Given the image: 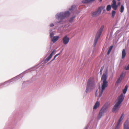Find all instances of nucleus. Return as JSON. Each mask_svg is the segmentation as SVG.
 Masks as SVG:
<instances>
[{
  "mask_svg": "<svg viewBox=\"0 0 129 129\" xmlns=\"http://www.w3.org/2000/svg\"><path fill=\"white\" fill-rule=\"evenodd\" d=\"M75 7V6H72L69 9V11H66L57 13L55 15V18L56 19L59 20L56 21L55 23H61L62 24L65 23L66 20H64V19L70 16V12L73 10Z\"/></svg>",
  "mask_w": 129,
  "mask_h": 129,
  "instance_id": "f257e3e1",
  "label": "nucleus"
},
{
  "mask_svg": "<svg viewBox=\"0 0 129 129\" xmlns=\"http://www.w3.org/2000/svg\"><path fill=\"white\" fill-rule=\"evenodd\" d=\"M107 71L106 70L105 72L104 73L101 78V83L102 85V88H99L96 91L95 95L96 96L99 95V97H101L103 91L105 88L108 86V82L107 81Z\"/></svg>",
  "mask_w": 129,
  "mask_h": 129,
  "instance_id": "f03ea898",
  "label": "nucleus"
},
{
  "mask_svg": "<svg viewBox=\"0 0 129 129\" xmlns=\"http://www.w3.org/2000/svg\"><path fill=\"white\" fill-rule=\"evenodd\" d=\"M94 82L93 78H90L88 80L86 90V92L87 93L89 92L94 86Z\"/></svg>",
  "mask_w": 129,
  "mask_h": 129,
  "instance_id": "7ed1b4c3",
  "label": "nucleus"
},
{
  "mask_svg": "<svg viewBox=\"0 0 129 129\" xmlns=\"http://www.w3.org/2000/svg\"><path fill=\"white\" fill-rule=\"evenodd\" d=\"M104 26L103 25H102L101 28H100V29L98 31L96 34V35L95 38L94 40V46H95L96 43L98 41V39L100 38V36L101 34V33L103 31V28Z\"/></svg>",
  "mask_w": 129,
  "mask_h": 129,
  "instance_id": "20e7f679",
  "label": "nucleus"
},
{
  "mask_svg": "<svg viewBox=\"0 0 129 129\" xmlns=\"http://www.w3.org/2000/svg\"><path fill=\"white\" fill-rule=\"evenodd\" d=\"M120 104L117 102L114 105L112 109V112L114 113H116L118 110Z\"/></svg>",
  "mask_w": 129,
  "mask_h": 129,
  "instance_id": "39448f33",
  "label": "nucleus"
},
{
  "mask_svg": "<svg viewBox=\"0 0 129 129\" xmlns=\"http://www.w3.org/2000/svg\"><path fill=\"white\" fill-rule=\"evenodd\" d=\"M62 41L64 45H67L68 44L69 42L70 38L67 36H66L63 38Z\"/></svg>",
  "mask_w": 129,
  "mask_h": 129,
  "instance_id": "423d86ee",
  "label": "nucleus"
},
{
  "mask_svg": "<svg viewBox=\"0 0 129 129\" xmlns=\"http://www.w3.org/2000/svg\"><path fill=\"white\" fill-rule=\"evenodd\" d=\"M124 97L125 95L123 93H121L119 96L118 100L116 101V102L120 104L121 102L123 101Z\"/></svg>",
  "mask_w": 129,
  "mask_h": 129,
  "instance_id": "0eeeda50",
  "label": "nucleus"
},
{
  "mask_svg": "<svg viewBox=\"0 0 129 129\" xmlns=\"http://www.w3.org/2000/svg\"><path fill=\"white\" fill-rule=\"evenodd\" d=\"M124 117V114H122L121 115L120 118L118 120L117 123L116 125H119L121 126L122 125V123L121 121L123 120Z\"/></svg>",
  "mask_w": 129,
  "mask_h": 129,
  "instance_id": "6e6552de",
  "label": "nucleus"
},
{
  "mask_svg": "<svg viewBox=\"0 0 129 129\" xmlns=\"http://www.w3.org/2000/svg\"><path fill=\"white\" fill-rule=\"evenodd\" d=\"M109 106V104L108 103H106L103 106L101 110L106 112L107 111Z\"/></svg>",
  "mask_w": 129,
  "mask_h": 129,
  "instance_id": "1a4fd4ad",
  "label": "nucleus"
},
{
  "mask_svg": "<svg viewBox=\"0 0 129 129\" xmlns=\"http://www.w3.org/2000/svg\"><path fill=\"white\" fill-rule=\"evenodd\" d=\"M112 4L111 5L112 7L115 10H116L118 7V5H116V2L115 0H113L112 1Z\"/></svg>",
  "mask_w": 129,
  "mask_h": 129,
  "instance_id": "9d476101",
  "label": "nucleus"
},
{
  "mask_svg": "<svg viewBox=\"0 0 129 129\" xmlns=\"http://www.w3.org/2000/svg\"><path fill=\"white\" fill-rule=\"evenodd\" d=\"M123 129H129V120H127L125 122Z\"/></svg>",
  "mask_w": 129,
  "mask_h": 129,
  "instance_id": "9b49d317",
  "label": "nucleus"
},
{
  "mask_svg": "<svg viewBox=\"0 0 129 129\" xmlns=\"http://www.w3.org/2000/svg\"><path fill=\"white\" fill-rule=\"evenodd\" d=\"M105 112L100 110L99 112V114L97 117V118L98 119H100L103 116L105 113Z\"/></svg>",
  "mask_w": 129,
  "mask_h": 129,
  "instance_id": "f8f14e48",
  "label": "nucleus"
},
{
  "mask_svg": "<svg viewBox=\"0 0 129 129\" xmlns=\"http://www.w3.org/2000/svg\"><path fill=\"white\" fill-rule=\"evenodd\" d=\"M55 52V50L53 51L50 54L49 56L45 60V63L47 62L51 59L52 56L53 55Z\"/></svg>",
  "mask_w": 129,
  "mask_h": 129,
  "instance_id": "ddd939ff",
  "label": "nucleus"
},
{
  "mask_svg": "<svg viewBox=\"0 0 129 129\" xmlns=\"http://www.w3.org/2000/svg\"><path fill=\"white\" fill-rule=\"evenodd\" d=\"M59 38L58 36H54L51 38V41L53 43L56 42Z\"/></svg>",
  "mask_w": 129,
  "mask_h": 129,
  "instance_id": "4468645a",
  "label": "nucleus"
},
{
  "mask_svg": "<svg viewBox=\"0 0 129 129\" xmlns=\"http://www.w3.org/2000/svg\"><path fill=\"white\" fill-rule=\"evenodd\" d=\"M105 6H102L100 7L99 8L98 10L96 11V12L99 15L101 14L102 10L103 9H105Z\"/></svg>",
  "mask_w": 129,
  "mask_h": 129,
  "instance_id": "2eb2a0df",
  "label": "nucleus"
},
{
  "mask_svg": "<svg viewBox=\"0 0 129 129\" xmlns=\"http://www.w3.org/2000/svg\"><path fill=\"white\" fill-rule=\"evenodd\" d=\"M100 106V102L98 101H97L95 103L93 106V109L94 110H96L99 108Z\"/></svg>",
  "mask_w": 129,
  "mask_h": 129,
  "instance_id": "dca6fc26",
  "label": "nucleus"
},
{
  "mask_svg": "<svg viewBox=\"0 0 129 129\" xmlns=\"http://www.w3.org/2000/svg\"><path fill=\"white\" fill-rule=\"evenodd\" d=\"M91 15L93 17H95L98 15L96 11H93L91 12Z\"/></svg>",
  "mask_w": 129,
  "mask_h": 129,
  "instance_id": "f3484780",
  "label": "nucleus"
},
{
  "mask_svg": "<svg viewBox=\"0 0 129 129\" xmlns=\"http://www.w3.org/2000/svg\"><path fill=\"white\" fill-rule=\"evenodd\" d=\"M126 55V53L125 50L124 49L122 50V58L123 59L125 58Z\"/></svg>",
  "mask_w": 129,
  "mask_h": 129,
  "instance_id": "a211bd4d",
  "label": "nucleus"
},
{
  "mask_svg": "<svg viewBox=\"0 0 129 129\" xmlns=\"http://www.w3.org/2000/svg\"><path fill=\"white\" fill-rule=\"evenodd\" d=\"M122 75H121L120 77L118 79V80L116 83V85H118V83L120 82H121L122 79Z\"/></svg>",
  "mask_w": 129,
  "mask_h": 129,
  "instance_id": "6ab92c4d",
  "label": "nucleus"
},
{
  "mask_svg": "<svg viewBox=\"0 0 129 129\" xmlns=\"http://www.w3.org/2000/svg\"><path fill=\"white\" fill-rule=\"evenodd\" d=\"M128 87L126 85L124 89L123 90V94H124L126 92L127 90V89Z\"/></svg>",
  "mask_w": 129,
  "mask_h": 129,
  "instance_id": "aec40b11",
  "label": "nucleus"
},
{
  "mask_svg": "<svg viewBox=\"0 0 129 129\" xmlns=\"http://www.w3.org/2000/svg\"><path fill=\"white\" fill-rule=\"evenodd\" d=\"M76 17V16H73L72 17H71L69 20V21L70 22H72L73 21V20H74V18Z\"/></svg>",
  "mask_w": 129,
  "mask_h": 129,
  "instance_id": "412c9836",
  "label": "nucleus"
},
{
  "mask_svg": "<svg viewBox=\"0 0 129 129\" xmlns=\"http://www.w3.org/2000/svg\"><path fill=\"white\" fill-rule=\"evenodd\" d=\"M52 30H51L50 31V38L53 37L54 34L53 32L52 31Z\"/></svg>",
  "mask_w": 129,
  "mask_h": 129,
  "instance_id": "4be33fe9",
  "label": "nucleus"
},
{
  "mask_svg": "<svg viewBox=\"0 0 129 129\" xmlns=\"http://www.w3.org/2000/svg\"><path fill=\"white\" fill-rule=\"evenodd\" d=\"M111 8V6L110 5H108L107 7L106 8L107 10L108 11H109L110 10Z\"/></svg>",
  "mask_w": 129,
  "mask_h": 129,
  "instance_id": "5701e85b",
  "label": "nucleus"
},
{
  "mask_svg": "<svg viewBox=\"0 0 129 129\" xmlns=\"http://www.w3.org/2000/svg\"><path fill=\"white\" fill-rule=\"evenodd\" d=\"M124 7L122 5H121L120 8V12L121 13H122L124 11Z\"/></svg>",
  "mask_w": 129,
  "mask_h": 129,
  "instance_id": "b1692460",
  "label": "nucleus"
},
{
  "mask_svg": "<svg viewBox=\"0 0 129 129\" xmlns=\"http://www.w3.org/2000/svg\"><path fill=\"white\" fill-rule=\"evenodd\" d=\"M113 46H111L110 47L107 53L108 54H109L110 53L112 49L113 48Z\"/></svg>",
  "mask_w": 129,
  "mask_h": 129,
  "instance_id": "393cba45",
  "label": "nucleus"
},
{
  "mask_svg": "<svg viewBox=\"0 0 129 129\" xmlns=\"http://www.w3.org/2000/svg\"><path fill=\"white\" fill-rule=\"evenodd\" d=\"M116 12L114 11H113L112 13V16L113 17H114L115 16Z\"/></svg>",
  "mask_w": 129,
  "mask_h": 129,
  "instance_id": "a878e982",
  "label": "nucleus"
},
{
  "mask_svg": "<svg viewBox=\"0 0 129 129\" xmlns=\"http://www.w3.org/2000/svg\"><path fill=\"white\" fill-rule=\"evenodd\" d=\"M121 126L116 125L115 129H119Z\"/></svg>",
  "mask_w": 129,
  "mask_h": 129,
  "instance_id": "bb28decb",
  "label": "nucleus"
},
{
  "mask_svg": "<svg viewBox=\"0 0 129 129\" xmlns=\"http://www.w3.org/2000/svg\"><path fill=\"white\" fill-rule=\"evenodd\" d=\"M103 68H104L103 67H102L101 68V69H100V72L101 74H102V71L103 69Z\"/></svg>",
  "mask_w": 129,
  "mask_h": 129,
  "instance_id": "cd10ccee",
  "label": "nucleus"
},
{
  "mask_svg": "<svg viewBox=\"0 0 129 129\" xmlns=\"http://www.w3.org/2000/svg\"><path fill=\"white\" fill-rule=\"evenodd\" d=\"M125 69L126 70H129V64L125 67Z\"/></svg>",
  "mask_w": 129,
  "mask_h": 129,
  "instance_id": "c85d7f7f",
  "label": "nucleus"
},
{
  "mask_svg": "<svg viewBox=\"0 0 129 129\" xmlns=\"http://www.w3.org/2000/svg\"><path fill=\"white\" fill-rule=\"evenodd\" d=\"M49 26L50 27H53L54 26V24L53 23H51L50 24Z\"/></svg>",
  "mask_w": 129,
  "mask_h": 129,
  "instance_id": "c756f323",
  "label": "nucleus"
},
{
  "mask_svg": "<svg viewBox=\"0 0 129 129\" xmlns=\"http://www.w3.org/2000/svg\"><path fill=\"white\" fill-rule=\"evenodd\" d=\"M95 51V49H94L93 50H92V55H93L94 54V53Z\"/></svg>",
  "mask_w": 129,
  "mask_h": 129,
  "instance_id": "7c9ffc66",
  "label": "nucleus"
},
{
  "mask_svg": "<svg viewBox=\"0 0 129 129\" xmlns=\"http://www.w3.org/2000/svg\"><path fill=\"white\" fill-rule=\"evenodd\" d=\"M56 57H55V56H54V58L53 59L51 60V61H53L54 60L55 58H56Z\"/></svg>",
  "mask_w": 129,
  "mask_h": 129,
  "instance_id": "2f4dec72",
  "label": "nucleus"
},
{
  "mask_svg": "<svg viewBox=\"0 0 129 129\" xmlns=\"http://www.w3.org/2000/svg\"><path fill=\"white\" fill-rule=\"evenodd\" d=\"M60 53H59L58 54H56V55H55V56L56 57L57 56H58V55H60Z\"/></svg>",
  "mask_w": 129,
  "mask_h": 129,
  "instance_id": "473e14b6",
  "label": "nucleus"
},
{
  "mask_svg": "<svg viewBox=\"0 0 129 129\" xmlns=\"http://www.w3.org/2000/svg\"><path fill=\"white\" fill-rule=\"evenodd\" d=\"M67 28H68V27L69 26H70V25L69 24H67Z\"/></svg>",
  "mask_w": 129,
  "mask_h": 129,
  "instance_id": "72a5a7b5",
  "label": "nucleus"
},
{
  "mask_svg": "<svg viewBox=\"0 0 129 129\" xmlns=\"http://www.w3.org/2000/svg\"><path fill=\"white\" fill-rule=\"evenodd\" d=\"M62 50H61L60 51V53H60V54H61V53L62 52Z\"/></svg>",
  "mask_w": 129,
  "mask_h": 129,
  "instance_id": "f704fd0d",
  "label": "nucleus"
},
{
  "mask_svg": "<svg viewBox=\"0 0 129 129\" xmlns=\"http://www.w3.org/2000/svg\"><path fill=\"white\" fill-rule=\"evenodd\" d=\"M31 69L33 70H35V69H34V68H33L32 69H30V70H31Z\"/></svg>",
  "mask_w": 129,
  "mask_h": 129,
  "instance_id": "c9c22d12",
  "label": "nucleus"
},
{
  "mask_svg": "<svg viewBox=\"0 0 129 129\" xmlns=\"http://www.w3.org/2000/svg\"><path fill=\"white\" fill-rule=\"evenodd\" d=\"M120 3L119 2L118 3V5H120Z\"/></svg>",
  "mask_w": 129,
  "mask_h": 129,
  "instance_id": "e433bc0d",
  "label": "nucleus"
},
{
  "mask_svg": "<svg viewBox=\"0 0 129 129\" xmlns=\"http://www.w3.org/2000/svg\"><path fill=\"white\" fill-rule=\"evenodd\" d=\"M100 2H101L102 0H99Z\"/></svg>",
  "mask_w": 129,
  "mask_h": 129,
  "instance_id": "4c0bfd02",
  "label": "nucleus"
},
{
  "mask_svg": "<svg viewBox=\"0 0 129 129\" xmlns=\"http://www.w3.org/2000/svg\"><path fill=\"white\" fill-rule=\"evenodd\" d=\"M65 27V26H64V27H64H64Z\"/></svg>",
  "mask_w": 129,
  "mask_h": 129,
  "instance_id": "58836bf2",
  "label": "nucleus"
}]
</instances>
